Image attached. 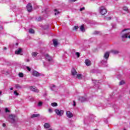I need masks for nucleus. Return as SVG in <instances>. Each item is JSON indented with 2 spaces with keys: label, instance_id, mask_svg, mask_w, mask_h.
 I'll return each instance as SVG.
<instances>
[{
  "label": "nucleus",
  "instance_id": "nucleus-1",
  "mask_svg": "<svg viewBox=\"0 0 130 130\" xmlns=\"http://www.w3.org/2000/svg\"><path fill=\"white\" fill-rule=\"evenodd\" d=\"M104 57L105 59L102 61V63L104 64L105 67H107V60H108V57H109V52H106L104 55Z\"/></svg>",
  "mask_w": 130,
  "mask_h": 130
},
{
  "label": "nucleus",
  "instance_id": "nucleus-2",
  "mask_svg": "<svg viewBox=\"0 0 130 130\" xmlns=\"http://www.w3.org/2000/svg\"><path fill=\"white\" fill-rule=\"evenodd\" d=\"M9 121L11 123H15V122H16V120L18 119V117H17V116L14 115H10L9 116Z\"/></svg>",
  "mask_w": 130,
  "mask_h": 130
},
{
  "label": "nucleus",
  "instance_id": "nucleus-3",
  "mask_svg": "<svg viewBox=\"0 0 130 130\" xmlns=\"http://www.w3.org/2000/svg\"><path fill=\"white\" fill-rule=\"evenodd\" d=\"M99 12L101 15H105L106 13H107V10H106V8L104 6H101L99 8Z\"/></svg>",
  "mask_w": 130,
  "mask_h": 130
},
{
  "label": "nucleus",
  "instance_id": "nucleus-4",
  "mask_svg": "<svg viewBox=\"0 0 130 130\" xmlns=\"http://www.w3.org/2000/svg\"><path fill=\"white\" fill-rule=\"evenodd\" d=\"M45 58L46 60H47L50 63H51V62H53V59H52V57H51L50 55H49L48 54H46L45 55Z\"/></svg>",
  "mask_w": 130,
  "mask_h": 130
},
{
  "label": "nucleus",
  "instance_id": "nucleus-5",
  "mask_svg": "<svg viewBox=\"0 0 130 130\" xmlns=\"http://www.w3.org/2000/svg\"><path fill=\"white\" fill-rule=\"evenodd\" d=\"M56 114L58 115V116H62L63 115V110H58V109H55L54 110Z\"/></svg>",
  "mask_w": 130,
  "mask_h": 130
},
{
  "label": "nucleus",
  "instance_id": "nucleus-6",
  "mask_svg": "<svg viewBox=\"0 0 130 130\" xmlns=\"http://www.w3.org/2000/svg\"><path fill=\"white\" fill-rule=\"evenodd\" d=\"M67 116V117H69V118H72L73 116H74V115L73 114L72 112H71V111H67L66 112Z\"/></svg>",
  "mask_w": 130,
  "mask_h": 130
},
{
  "label": "nucleus",
  "instance_id": "nucleus-7",
  "mask_svg": "<svg viewBox=\"0 0 130 130\" xmlns=\"http://www.w3.org/2000/svg\"><path fill=\"white\" fill-rule=\"evenodd\" d=\"M26 9L28 12H32V5L30 3H28L26 6Z\"/></svg>",
  "mask_w": 130,
  "mask_h": 130
},
{
  "label": "nucleus",
  "instance_id": "nucleus-8",
  "mask_svg": "<svg viewBox=\"0 0 130 130\" xmlns=\"http://www.w3.org/2000/svg\"><path fill=\"white\" fill-rule=\"evenodd\" d=\"M78 100L81 101V102H85V101H88V100L86 98L83 96L79 97Z\"/></svg>",
  "mask_w": 130,
  "mask_h": 130
},
{
  "label": "nucleus",
  "instance_id": "nucleus-9",
  "mask_svg": "<svg viewBox=\"0 0 130 130\" xmlns=\"http://www.w3.org/2000/svg\"><path fill=\"white\" fill-rule=\"evenodd\" d=\"M30 89L31 91H33V92H36L37 93H38L39 92L38 89H37V88H36L35 86H31V87H30Z\"/></svg>",
  "mask_w": 130,
  "mask_h": 130
},
{
  "label": "nucleus",
  "instance_id": "nucleus-10",
  "mask_svg": "<svg viewBox=\"0 0 130 130\" xmlns=\"http://www.w3.org/2000/svg\"><path fill=\"white\" fill-rule=\"evenodd\" d=\"M50 89L52 91H56L57 89V88L55 85L52 84L50 85Z\"/></svg>",
  "mask_w": 130,
  "mask_h": 130
},
{
  "label": "nucleus",
  "instance_id": "nucleus-11",
  "mask_svg": "<svg viewBox=\"0 0 130 130\" xmlns=\"http://www.w3.org/2000/svg\"><path fill=\"white\" fill-rule=\"evenodd\" d=\"M85 64L87 67H89V66H91V61L88 59H86L85 60Z\"/></svg>",
  "mask_w": 130,
  "mask_h": 130
},
{
  "label": "nucleus",
  "instance_id": "nucleus-12",
  "mask_svg": "<svg viewBox=\"0 0 130 130\" xmlns=\"http://www.w3.org/2000/svg\"><path fill=\"white\" fill-rule=\"evenodd\" d=\"M72 76H76L77 75V71H76V69L75 68H73L71 71Z\"/></svg>",
  "mask_w": 130,
  "mask_h": 130
},
{
  "label": "nucleus",
  "instance_id": "nucleus-13",
  "mask_svg": "<svg viewBox=\"0 0 130 130\" xmlns=\"http://www.w3.org/2000/svg\"><path fill=\"white\" fill-rule=\"evenodd\" d=\"M110 52L113 53V54H118L119 53V51L116 50H111Z\"/></svg>",
  "mask_w": 130,
  "mask_h": 130
},
{
  "label": "nucleus",
  "instance_id": "nucleus-14",
  "mask_svg": "<svg viewBox=\"0 0 130 130\" xmlns=\"http://www.w3.org/2000/svg\"><path fill=\"white\" fill-rule=\"evenodd\" d=\"M32 75L35 77H39V76H40V74H39V73H38L37 71H34L32 73Z\"/></svg>",
  "mask_w": 130,
  "mask_h": 130
},
{
  "label": "nucleus",
  "instance_id": "nucleus-15",
  "mask_svg": "<svg viewBox=\"0 0 130 130\" xmlns=\"http://www.w3.org/2000/svg\"><path fill=\"white\" fill-rule=\"evenodd\" d=\"M22 52V49L19 48L18 50L15 51V54H20Z\"/></svg>",
  "mask_w": 130,
  "mask_h": 130
},
{
  "label": "nucleus",
  "instance_id": "nucleus-16",
  "mask_svg": "<svg viewBox=\"0 0 130 130\" xmlns=\"http://www.w3.org/2000/svg\"><path fill=\"white\" fill-rule=\"evenodd\" d=\"M38 116H40V115L39 114H34L31 115V118H34V117H38Z\"/></svg>",
  "mask_w": 130,
  "mask_h": 130
},
{
  "label": "nucleus",
  "instance_id": "nucleus-17",
  "mask_svg": "<svg viewBox=\"0 0 130 130\" xmlns=\"http://www.w3.org/2000/svg\"><path fill=\"white\" fill-rule=\"evenodd\" d=\"M44 126L46 128H49V127H50V125H49L48 123H45L44 125Z\"/></svg>",
  "mask_w": 130,
  "mask_h": 130
},
{
  "label": "nucleus",
  "instance_id": "nucleus-18",
  "mask_svg": "<svg viewBox=\"0 0 130 130\" xmlns=\"http://www.w3.org/2000/svg\"><path fill=\"white\" fill-rule=\"evenodd\" d=\"M53 43L54 46H57L58 43L57 40H53Z\"/></svg>",
  "mask_w": 130,
  "mask_h": 130
},
{
  "label": "nucleus",
  "instance_id": "nucleus-19",
  "mask_svg": "<svg viewBox=\"0 0 130 130\" xmlns=\"http://www.w3.org/2000/svg\"><path fill=\"white\" fill-rule=\"evenodd\" d=\"M80 30L82 32H85V27H84V25H82L80 26Z\"/></svg>",
  "mask_w": 130,
  "mask_h": 130
},
{
  "label": "nucleus",
  "instance_id": "nucleus-20",
  "mask_svg": "<svg viewBox=\"0 0 130 130\" xmlns=\"http://www.w3.org/2000/svg\"><path fill=\"white\" fill-rule=\"evenodd\" d=\"M29 33H30V34H34V33H35L34 29H33V28L29 29Z\"/></svg>",
  "mask_w": 130,
  "mask_h": 130
},
{
  "label": "nucleus",
  "instance_id": "nucleus-21",
  "mask_svg": "<svg viewBox=\"0 0 130 130\" xmlns=\"http://www.w3.org/2000/svg\"><path fill=\"white\" fill-rule=\"evenodd\" d=\"M31 54L33 57H36V56H37V52H32Z\"/></svg>",
  "mask_w": 130,
  "mask_h": 130
},
{
  "label": "nucleus",
  "instance_id": "nucleus-22",
  "mask_svg": "<svg viewBox=\"0 0 130 130\" xmlns=\"http://www.w3.org/2000/svg\"><path fill=\"white\" fill-rule=\"evenodd\" d=\"M15 88H16V89H22V86H21L19 84H16L15 85Z\"/></svg>",
  "mask_w": 130,
  "mask_h": 130
},
{
  "label": "nucleus",
  "instance_id": "nucleus-23",
  "mask_svg": "<svg viewBox=\"0 0 130 130\" xmlns=\"http://www.w3.org/2000/svg\"><path fill=\"white\" fill-rule=\"evenodd\" d=\"M51 105L53 106V107H55V106H57V103H52Z\"/></svg>",
  "mask_w": 130,
  "mask_h": 130
},
{
  "label": "nucleus",
  "instance_id": "nucleus-24",
  "mask_svg": "<svg viewBox=\"0 0 130 130\" xmlns=\"http://www.w3.org/2000/svg\"><path fill=\"white\" fill-rule=\"evenodd\" d=\"M77 78L78 79H82V75L81 74H77Z\"/></svg>",
  "mask_w": 130,
  "mask_h": 130
},
{
  "label": "nucleus",
  "instance_id": "nucleus-25",
  "mask_svg": "<svg viewBox=\"0 0 130 130\" xmlns=\"http://www.w3.org/2000/svg\"><path fill=\"white\" fill-rule=\"evenodd\" d=\"M54 12H55V16H56V15H58V14H59V12L57 11V10H56V9L54 10Z\"/></svg>",
  "mask_w": 130,
  "mask_h": 130
},
{
  "label": "nucleus",
  "instance_id": "nucleus-26",
  "mask_svg": "<svg viewBox=\"0 0 130 130\" xmlns=\"http://www.w3.org/2000/svg\"><path fill=\"white\" fill-rule=\"evenodd\" d=\"M19 76L20 78H23L24 77V74L22 73H19Z\"/></svg>",
  "mask_w": 130,
  "mask_h": 130
},
{
  "label": "nucleus",
  "instance_id": "nucleus-27",
  "mask_svg": "<svg viewBox=\"0 0 130 130\" xmlns=\"http://www.w3.org/2000/svg\"><path fill=\"white\" fill-rule=\"evenodd\" d=\"M43 103L42 102H39L38 104V106L40 107V106H42Z\"/></svg>",
  "mask_w": 130,
  "mask_h": 130
},
{
  "label": "nucleus",
  "instance_id": "nucleus-28",
  "mask_svg": "<svg viewBox=\"0 0 130 130\" xmlns=\"http://www.w3.org/2000/svg\"><path fill=\"white\" fill-rule=\"evenodd\" d=\"M124 84V81L122 80L119 82V85H123Z\"/></svg>",
  "mask_w": 130,
  "mask_h": 130
},
{
  "label": "nucleus",
  "instance_id": "nucleus-29",
  "mask_svg": "<svg viewBox=\"0 0 130 130\" xmlns=\"http://www.w3.org/2000/svg\"><path fill=\"white\" fill-rule=\"evenodd\" d=\"M123 10L124 11H127V10H128V8H127V7L124 6V7H123Z\"/></svg>",
  "mask_w": 130,
  "mask_h": 130
},
{
  "label": "nucleus",
  "instance_id": "nucleus-30",
  "mask_svg": "<svg viewBox=\"0 0 130 130\" xmlns=\"http://www.w3.org/2000/svg\"><path fill=\"white\" fill-rule=\"evenodd\" d=\"M106 20L107 21H110V20H111V17H107L106 18Z\"/></svg>",
  "mask_w": 130,
  "mask_h": 130
},
{
  "label": "nucleus",
  "instance_id": "nucleus-31",
  "mask_svg": "<svg viewBox=\"0 0 130 130\" xmlns=\"http://www.w3.org/2000/svg\"><path fill=\"white\" fill-rule=\"evenodd\" d=\"M78 0H69V3H75V2H77Z\"/></svg>",
  "mask_w": 130,
  "mask_h": 130
},
{
  "label": "nucleus",
  "instance_id": "nucleus-32",
  "mask_svg": "<svg viewBox=\"0 0 130 130\" xmlns=\"http://www.w3.org/2000/svg\"><path fill=\"white\" fill-rule=\"evenodd\" d=\"M93 83H94V84H95V85H99V84H98V83H99V81H98L93 80Z\"/></svg>",
  "mask_w": 130,
  "mask_h": 130
},
{
  "label": "nucleus",
  "instance_id": "nucleus-33",
  "mask_svg": "<svg viewBox=\"0 0 130 130\" xmlns=\"http://www.w3.org/2000/svg\"><path fill=\"white\" fill-rule=\"evenodd\" d=\"M75 54H76V55H77V57H80V53L76 52Z\"/></svg>",
  "mask_w": 130,
  "mask_h": 130
},
{
  "label": "nucleus",
  "instance_id": "nucleus-34",
  "mask_svg": "<svg viewBox=\"0 0 130 130\" xmlns=\"http://www.w3.org/2000/svg\"><path fill=\"white\" fill-rule=\"evenodd\" d=\"M5 112L6 113H8V112H10V110H9V109H8V108H5Z\"/></svg>",
  "mask_w": 130,
  "mask_h": 130
},
{
  "label": "nucleus",
  "instance_id": "nucleus-35",
  "mask_svg": "<svg viewBox=\"0 0 130 130\" xmlns=\"http://www.w3.org/2000/svg\"><path fill=\"white\" fill-rule=\"evenodd\" d=\"M26 69H27V71H28L29 72H31V68H30V67H26Z\"/></svg>",
  "mask_w": 130,
  "mask_h": 130
},
{
  "label": "nucleus",
  "instance_id": "nucleus-36",
  "mask_svg": "<svg viewBox=\"0 0 130 130\" xmlns=\"http://www.w3.org/2000/svg\"><path fill=\"white\" fill-rule=\"evenodd\" d=\"M127 30H130V29H129V28H126V29H123L121 31V33L124 32V31H127Z\"/></svg>",
  "mask_w": 130,
  "mask_h": 130
},
{
  "label": "nucleus",
  "instance_id": "nucleus-37",
  "mask_svg": "<svg viewBox=\"0 0 130 130\" xmlns=\"http://www.w3.org/2000/svg\"><path fill=\"white\" fill-rule=\"evenodd\" d=\"M14 94L16 95V96H18L19 93H18V92H17V91H14Z\"/></svg>",
  "mask_w": 130,
  "mask_h": 130
},
{
  "label": "nucleus",
  "instance_id": "nucleus-38",
  "mask_svg": "<svg viewBox=\"0 0 130 130\" xmlns=\"http://www.w3.org/2000/svg\"><path fill=\"white\" fill-rule=\"evenodd\" d=\"M79 28L78 26H75L74 27V30H77Z\"/></svg>",
  "mask_w": 130,
  "mask_h": 130
},
{
  "label": "nucleus",
  "instance_id": "nucleus-39",
  "mask_svg": "<svg viewBox=\"0 0 130 130\" xmlns=\"http://www.w3.org/2000/svg\"><path fill=\"white\" fill-rule=\"evenodd\" d=\"M85 10V7H82V8L80 9V12H82V11H84Z\"/></svg>",
  "mask_w": 130,
  "mask_h": 130
},
{
  "label": "nucleus",
  "instance_id": "nucleus-40",
  "mask_svg": "<svg viewBox=\"0 0 130 130\" xmlns=\"http://www.w3.org/2000/svg\"><path fill=\"white\" fill-rule=\"evenodd\" d=\"M48 112H49L50 113H52V110H51V109H48Z\"/></svg>",
  "mask_w": 130,
  "mask_h": 130
},
{
  "label": "nucleus",
  "instance_id": "nucleus-41",
  "mask_svg": "<svg viewBox=\"0 0 130 130\" xmlns=\"http://www.w3.org/2000/svg\"><path fill=\"white\" fill-rule=\"evenodd\" d=\"M37 21H41V17H39L37 18Z\"/></svg>",
  "mask_w": 130,
  "mask_h": 130
},
{
  "label": "nucleus",
  "instance_id": "nucleus-42",
  "mask_svg": "<svg viewBox=\"0 0 130 130\" xmlns=\"http://www.w3.org/2000/svg\"><path fill=\"white\" fill-rule=\"evenodd\" d=\"M93 34H94V35H96V34H99V31H94L93 32Z\"/></svg>",
  "mask_w": 130,
  "mask_h": 130
},
{
  "label": "nucleus",
  "instance_id": "nucleus-43",
  "mask_svg": "<svg viewBox=\"0 0 130 130\" xmlns=\"http://www.w3.org/2000/svg\"><path fill=\"white\" fill-rule=\"evenodd\" d=\"M116 26V24L112 25V27L114 28H115V27Z\"/></svg>",
  "mask_w": 130,
  "mask_h": 130
},
{
  "label": "nucleus",
  "instance_id": "nucleus-44",
  "mask_svg": "<svg viewBox=\"0 0 130 130\" xmlns=\"http://www.w3.org/2000/svg\"><path fill=\"white\" fill-rule=\"evenodd\" d=\"M25 61H26L27 62H29V61H30V59H26L25 60Z\"/></svg>",
  "mask_w": 130,
  "mask_h": 130
},
{
  "label": "nucleus",
  "instance_id": "nucleus-45",
  "mask_svg": "<svg viewBox=\"0 0 130 130\" xmlns=\"http://www.w3.org/2000/svg\"><path fill=\"white\" fill-rule=\"evenodd\" d=\"M73 106H76V102L75 101H73Z\"/></svg>",
  "mask_w": 130,
  "mask_h": 130
},
{
  "label": "nucleus",
  "instance_id": "nucleus-46",
  "mask_svg": "<svg viewBox=\"0 0 130 130\" xmlns=\"http://www.w3.org/2000/svg\"><path fill=\"white\" fill-rule=\"evenodd\" d=\"M10 90L11 91H13V90H14V88L13 87L10 88Z\"/></svg>",
  "mask_w": 130,
  "mask_h": 130
},
{
  "label": "nucleus",
  "instance_id": "nucleus-47",
  "mask_svg": "<svg viewBox=\"0 0 130 130\" xmlns=\"http://www.w3.org/2000/svg\"><path fill=\"white\" fill-rule=\"evenodd\" d=\"M3 126H4V127L6 126V124L3 123Z\"/></svg>",
  "mask_w": 130,
  "mask_h": 130
},
{
  "label": "nucleus",
  "instance_id": "nucleus-48",
  "mask_svg": "<svg viewBox=\"0 0 130 130\" xmlns=\"http://www.w3.org/2000/svg\"><path fill=\"white\" fill-rule=\"evenodd\" d=\"M7 47H4V50H7Z\"/></svg>",
  "mask_w": 130,
  "mask_h": 130
},
{
  "label": "nucleus",
  "instance_id": "nucleus-49",
  "mask_svg": "<svg viewBox=\"0 0 130 130\" xmlns=\"http://www.w3.org/2000/svg\"><path fill=\"white\" fill-rule=\"evenodd\" d=\"M2 93H3V92L2 91H0V96L1 95H2Z\"/></svg>",
  "mask_w": 130,
  "mask_h": 130
},
{
  "label": "nucleus",
  "instance_id": "nucleus-50",
  "mask_svg": "<svg viewBox=\"0 0 130 130\" xmlns=\"http://www.w3.org/2000/svg\"><path fill=\"white\" fill-rule=\"evenodd\" d=\"M0 103H3V101L0 100Z\"/></svg>",
  "mask_w": 130,
  "mask_h": 130
},
{
  "label": "nucleus",
  "instance_id": "nucleus-51",
  "mask_svg": "<svg viewBox=\"0 0 130 130\" xmlns=\"http://www.w3.org/2000/svg\"><path fill=\"white\" fill-rule=\"evenodd\" d=\"M19 45V44H18V43H17L16 44V45H17V46H18Z\"/></svg>",
  "mask_w": 130,
  "mask_h": 130
},
{
  "label": "nucleus",
  "instance_id": "nucleus-52",
  "mask_svg": "<svg viewBox=\"0 0 130 130\" xmlns=\"http://www.w3.org/2000/svg\"><path fill=\"white\" fill-rule=\"evenodd\" d=\"M0 28H2V29H4V28H3V27H2V26H0Z\"/></svg>",
  "mask_w": 130,
  "mask_h": 130
},
{
  "label": "nucleus",
  "instance_id": "nucleus-53",
  "mask_svg": "<svg viewBox=\"0 0 130 130\" xmlns=\"http://www.w3.org/2000/svg\"><path fill=\"white\" fill-rule=\"evenodd\" d=\"M123 130H126L125 128H124V129Z\"/></svg>",
  "mask_w": 130,
  "mask_h": 130
}]
</instances>
